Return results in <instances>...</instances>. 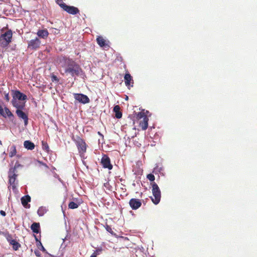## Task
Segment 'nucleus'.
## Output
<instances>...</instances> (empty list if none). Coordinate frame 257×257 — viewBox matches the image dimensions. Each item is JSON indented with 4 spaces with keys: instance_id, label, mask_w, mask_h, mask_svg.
I'll return each instance as SVG.
<instances>
[{
    "instance_id": "f257e3e1",
    "label": "nucleus",
    "mask_w": 257,
    "mask_h": 257,
    "mask_svg": "<svg viewBox=\"0 0 257 257\" xmlns=\"http://www.w3.org/2000/svg\"><path fill=\"white\" fill-rule=\"evenodd\" d=\"M63 64L62 66L65 68V73H69L74 77L79 76L82 72L80 66L72 59L63 57L62 59Z\"/></svg>"
},
{
    "instance_id": "f03ea898",
    "label": "nucleus",
    "mask_w": 257,
    "mask_h": 257,
    "mask_svg": "<svg viewBox=\"0 0 257 257\" xmlns=\"http://www.w3.org/2000/svg\"><path fill=\"white\" fill-rule=\"evenodd\" d=\"M22 167L23 166L17 161L14 167L11 168L8 172L9 183L10 184L8 188L10 190L12 189L14 192L17 191V187L18 184V181L17 180V177L18 176L17 169Z\"/></svg>"
},
{
    "instance_id": "7ed1b4c3",
    "label": "nucleus",
    "mask_w": 257,
    "mask_h": 257,
    "mask_svg": "<svg viewBox=\"0 0 257 257\" xmlns=\"http://www.w3.org/2000/svg\"><path fill=\"white\" fill-rule=\"evenodd\" d=\"M13 32L11 30H8L0 36V46L3 48H6L12 42Z\"/></svg>"
},
{
    "instance_id": "20e7f679",
    "label": "nucleus",
    "mask_w": 257,
    "mask_h": 257,
    "mask_svg": "<svg viewBox=\"0 0 257 257\" xmlns=\"http://www.w3.org/2000/svg\"><path fill=\"white\" fill-rule=\"evenodd\" d=\"M72 140L75 143L77 147L79 153L82 157L86 152L87 145L84 140L77 136L75 138L73 137Z\"/></svg>"
},
{
    "instance_id": "39448f33",
    "label": "nucleus",
    "mask_w": 257,
    "mask_h": 257,
    "mask_svg": "<svg viewBox=\"0 0 257 257\" xmlns=\"http://www.w3.org/2000/svg\"><path fill=\"white\" fill-rule=\"evenodd\" d=\"M151 184L152 186V193L153 195V197H151V200L155 205H157L160 202L161 200V191L159 186L155 182H153Z\"/></svg>"
},
{
    "instance_id": "423d86ee",
    "label": "nucleus",
    "mask_w": 257,
    "mask_h": 257,
    "mask_svg": "<svg viewBox=\"0 0 257 257\" xmlns=\"http://www.w3.org/2000/svg\"><path fill=\"white\" fill-rule=\"evenodd\" d=\"M41 44V42L40 39L36 37L34 39H32L29 41L28 48L35 50L40 48Z\"/></svg>"
},
{
    "instance_id": "0eeeda50",
    "label": "nucleus",
    "mask_w": 257,
    "mask_h": 257,
    "mask_svg": "<svg viewBox=\"0 0 257 257\" xmlns=\"http://www.w3.org/2000/svg\"><path fill=\"white\" fill-rule=\"evenodd\" d=\"M74 96L76 100L83 104L88 103L90 101L88 96L83 94L75 93Z\"/></svg>"
},
{
    "instance_id": "6e6552de",
    "label": "nucleus",
    "mask_w": 257,
    "mask_h": 257,
    "mask_svg": "<svg viewBox=\"0 0 257 257\" xmlns=\"http://www.w3.org/2000/svg\"><path fill=\"white\" fill-rule=\"evenodd\" d=\"M101 163L104 168H107L109 170H111L112 168V165L110 164V159L106 155H104L102 157L101 160Z\"/></svg>"
},
{
    "instance_id": "1a4fd4ad",
    "label": "nucleus",
    "mask_w": 257,
    "mask_h": 257,
    "mask_svg": "<svg viewBox=\"0 0 257 257\" xmlns=\"http://www.w3.org/2000/svg\"><path fill=\"white\" fill-rule=\"evenodd\" d=\"M16 113L19 118L23 119L25 125L27 126L28 124L29 120L28 115L25 112H23L22 109H17Z\"/></svg>"
},
{
    "instance_id": "9d476101",
    "label": "nucleus",
    "mask_w": 257,
    "mask_h": 257,
    "mask_svg": "<svg viewBox=\"0 0 257 257\" xmlns=\"http://www.w3.org/2000/svg\"><path fill=\"white\" fill-rule=\"evenodd\" d=\"M129 204L132 209L136 210L141 206L142 202L138 199L132 198L130 200Z\"/></svg>"
},
{
    "instance_id": "9b49d317",
    "label": "nucleus",
    "mask_w": 257,
    "mask_h": 257,
    "mask_svg": "<svg viewBox=\"0 0 257 257\" xmlns=\"http://www.w3.org/2000/svg\"><path fill=\"white\" fill-rule=\"evenodd\" d=\"M63 10L67 12L69 14L76 15L79 13V9L74 6H70L66 5V6H63Z\"/></svg>"
},
{
    "instance_id": "f8f14e48",
    "label": "nucleus",
    "mask_w": 257,
    "mask_h": 257,
    "mask_svg": "<svg viewBox=\"0 0 257 257\" xmlns=\"http://www.w3.org/2000/svg\"><path fill=\"white\" fill-rule=\"evenodd\" d=\"M125 84L128 88H130L131 87H133V84L134 83L132 77L130 73H126L124 77Z\"/></svg>"
},
{
    "instance_id": "ddd939ff",
    "label": "nucleus",
    "mask_w": 257,
    "mask_h": 257,
    "mask_svg": "<svg viewBox=\"0 0 257 257\" xmlns=\"http://www.w3.org/2000/svg\"><path fill=\"white\" fill-rule=\"evenodd\" d=\"M21 203L23 206L26 208H29L30 205L28 204L31 201V197L27 195L21 198Z\"/></svg>"
},
{
    "instance_id": "4468645a",
    "label": "nucleus",
    "mask_w": 257,
    "mask_h": 257,
    "mask_svg": "<svg viewBox=\"0 0 257 257\" xmlns=\"http://www.w3.org/2000/svg\"><path fill=\"white\" fill-rule=\"evenodd\" d=\"M13 98H17L19 100H25L27 99V95L23 94L18 90H16L14 92Z\"/></svg>"
},
{
    "instance_id": "2eb2a0df",
    "label": "nucleus",
    "mask_w": 257,
    "mask_h": 257,
    "mask_svg": "<svg viewBox=\"0 0 257 257\" xmlns=\"http://www.w3.org/2000/svg\"><path fill=\"white\" fill-rule=\"evenodd\" d=\"M13 105L17 108V109H22L24 108L25 105V103H21L16 98H13L12 101Z\"/></svg>"
},
{
    "instance_id": "dca6fc26",
    "label": "nucleus",
    "mask_w": 257,
    "mask_h": 257,
    "mask_svg": "<svg viewBox=\"0 0 257 257\" xmlns=\"http://www.w3.org/2000/svg\"><path fill=\"white\" fill-rule=\"evenodd\" d=\"M149 118L148 117H145L143 119L140 120L139 125L143 130H146L148 127Z\"/></svg>"
},
{
    "instance_id": "f3484780",
    "label": "nucleus",
    "mask_w": 257,
    "mask_h": 257,
    "mask_svg": "<svg viewBox=\"0 0 257 257\" xmlns=\"http://www.w3.org/2000/svg\"><path fill=\"white\" fill-rule=\"evenodd\" d=\"M37 35L41 38L46 39L49 35V32L47 29L39 30L38 31Z\"/></svg>"
},
{
    "instance_id": "a211bd4d",
    "label": "nucleus",
    "mask_w": 257,
    "mask_h": 257,
    "mask_svg": "<svg viewBox=\"0 0 257 257\" xmlns=\"http://www.w3.org/2000/svg\"><path fill=\"white\" fill-rule=\"evenodd\" d=\"M96 41L97 44L101 47H105L106 46H108L106 43V41L101 36H98L96 38Z\"/></svg>"
},
{
    "instance_id": "6ab92c4d",
    "label": "nucleus",
    "mask_w": 257,
    "mask_h": 257,
    "mask_svg": "<svg viewBox=\"0 0 257 257\" xmlns=\"http://www.w3.org/2000/svg\"><path fill=\"white\" fill-rule=\"evenodd\" d=\"M120 108L118 105H115L113 107V111L115 112V116L117 118H120L122 117V113L120 111Z\"/></svg>"
},
{
    "instance_id": "aec40b11",
    "label": "nucleus",
    "mask_w": 257,
    "mask_h": 257,
    "mask_svg": "<svg viewBox=\"0 0 257 257\" xmlns=\"http://www.w3.org/2000/svg\"><path fill=\"white\" fill-rule=\"evenodd\" d=\"M24 147L30 150H33L35 148V144L30 141H25L24 143Z\"/></svg>"
},
{
    "instance_id": "412c9836",
    "label": "nucleus",
    "mask_w": 257,
    "mask_h": 257,
    "mask_svg": "<svg viewBox=\"0 0 257 257\" xmlns=\"http://www.w3.org/2000/svg\"><path fill=\"white\" fill-rule=\"evenodd\" d=\"M31 228L33 232L35 233H38L40 232V229L39 223H33L31 226Z\"/></svg>"
},
{
    "instance_id": "4be33fe9",
    "label": "nucleus",
    "mask_w": 257,
    "mask_h": 257,
    "mask_svg": "<svg viewBox=\"0 0 257 257\" xmlns=\"http://www.w3.org/2000/svg\"><path fill=\"white\" fill-rule=\"evenodd\" d=\"M10 244L13 246L14 250H17L21 247V244L15 239L11 240Z\"/></svg>"
},
{
    "instance_id": "5701e85b",
    "label": "nucleus",
    "mask_w": 257,
    "mask_h": 257,
    "mask_svg": "<svg viewBox=\"0 0 257 257\" xmlns=\"http://www.w3.org/2000/svg\"><path fill=\"white\" fill-rule=\"evenodd\" d=\"M17 154L16 147L15 145H13L10 147L9 156L12 158L15 156Z\"/></svg>"
},
{
    "instance_id": "b1692460",
    "label": "nucleus",
    "mask_w": 257,
    "mask_h": 257,
    "mask_svg": "<svg viewBox=\"0 0 257 257\" xmlns=\"http://www.w3.org/2000/svg\"><path fill=\"white\" fill-rule=\"evenodd\" d=\"M47 210L46 207L42 206L39 207L37 211V213L40 216H42L47 212Z\"/></svg>"
},
{
    "instance_id": "393cba45",
    "label": "nucleus",
    "mask_w": 257,
    "mask_h": 257,
    "mask_svg": "<svg viewBox=\"0 0 257 257\" xmlns=\"http://www.w3.org/2000/svg\"><path fill=\"white\" fill-rule=\"evenodd\" d=\"M35 239H36V241L38 242L37 243V247L43 252H46V249L42 245V243H41V242L40 241L38 240V239L37 238V237L36 236H35Z\"/></svg>"
},
{
    "instance_id": "a878e982",
    "label": "nucleus",
    "mask_w": 257,
    "mask_h": 257,
    "mask_svg": "<svg viewBox=\"0 0 257 257\" xmlns=\"http://www.w3.org/2000/svg\"><path fill=\"white\" fill-rule=\"evenodd\" d=\"M4 110V112L6 114V117H7V116L9 117L10 118H11V117H14L13 114L8 107H5Z\"/></svg>"
},
{
    "instance_id": "bb28decb",
    "label": "nucleus",
    "mask_w": 257,
    "mask_h": 257,
    "mask_svg": "<svg viewBox=\"0 0 257 257\" xmlns=\"http://www.w3.org/2000/svg\"><path fill=\"white\" fill-rule=\"evenodd\" d=\"M145 117H148V116L145 114V112H139L137 114V118L139 120L143 119L145 118Z\"/></svg>"
},
{
    "instance_id": "cd10ccee",
    "label": "nucleus",
    "mask_w": 257,
    "mask_h": 257,
    "mask_svg": "<svg viewBox=\"0 0 257 257\" xmlns=\"http://www.w3.org/2000/svg\"><path fill=\"white\" fill-rule=\"evenodd\" d=\"M78 205L73 201L70 202L68 204V207L70 209H74L78 208Z\"/></svg>"
},
{
    "instance_id": "c85d7f7f",
    "label": "nucleus",
    "mask_w": 257,
    "mask_h": 257,
    "mask_svg": "<svg viewBox=\"0 0 257 257\" xmlns=\"http://www.w3.org/2000/svg\"><path fill=\"white\" fill-rule=\"evenodd\" d=\"M105 229L108 232H109L112 235H115V233H114V232L113 231L111 227L108 225V224H106L105 225Z\"/></svg>"
},
{
    "instance_id": "c756f323",
    "label": "nucleus",
    "mask_w": 257,
    "mask_h": 257,
    "mask_svg": "<svg viewBox=\"0 0 257 257\" xmlns=\"http://www.w3.org/2000/svg\"><path fill=\"white\" fill-rule=\"evenodd\" d=\"M56 3L63 10L64 6H66L64 3H63V0H57Z\"/></svg>"
},
{
    "instance_id": "7c9ffc66",
    "label": "nucleus",
    "mask_w": 257,
    "mask_h": 257,
    "mask_svg": "<svg viewBox=\"0 0 257 257\" xmlns=\"http://www.w3.org/2000/svg\"><path fill=\"white\" fill-rule=\"evenodd\" d=\"M147 179H148L150 181L154 182L155 179V177L154 175L152 174H149L147 176Z\"/></svg>"
},
{
    "instance_id": "2f4dec72",
    "label": "nucleus",
    "mask_w": 257,
    "mask_h": 257,
    "mask_svg": "<svg viewBox=\"0 0 257 257\" xmlns=\"http://www.w3.org/2000/svg\"><path fill=\"white\" fill-rule=\"evenodd\" d=\"M5 237L7 238L8 241L10 243L11 240H13L14 239H13L12 236L11 234L9 233V232L8 233L7 235L5 236Z\"/></svg>"
},
{
    "instance_id": "473e14b6",
    "label": "nucleus",
    "mask_w": 257,
    "mask_h": 257,
    "mask_svg": "<svg viewBox=\"0 0 257 257\" xmlns=\"http://www.w3.org/2000/svg\"><path fill=\"white\" fill-rule=\"evenodd\" d=\"M0 114L3 117L6 118V114L4 112V109L2 106L0 104Z\"/></svg>"
},
{
    "instance_id": "72a5a7b5",
    "label": "nucleus",
    "mask_w": 257,
    "mask_h": 257,
    "mask_svg": "<svg viewBox=\"0 0 257 257\" xmlns=\"http://www.w3.org/2000/svg\"><path fill=\"white\" fill-rule=\"evenodd\" d=\"M43 148L44 150H45L47 152L49 151V147L47 143L44 144L43 142Z\"/></svg>"
},
{
    "instance_id": "f704fd0d",
    "label": "nucleus",
    "mask_w": 257,
    "mask_h": 257,
    "mask_svg": "<svg viewBox=\"0 0 257 257\" xmlns=\"http://www.w3.org/2000/svg\"><path fill=\"white\" fill-rule=\"evenodd\" d=\"M10 98L9 93L5 92V99L8 102L10 100Z\"/></svg>"
},
{
    "instance_id": "c9c22d12",
    "label": "nucleus",
    "mask_w": 257,
    "mask_h": 257,
    "mask_svg": "<svg viewBox=\"0 0 257 257\" xmlns=\"http://www.w3.org/2000/svg\"><path fill=\"white\" fill-rule=\"evenodd\" d=\"M51 78H52V80L53 81H56L58 82L59 81V79H58V77L54 75L52 76Z\"/></svg>"
},
{
    "instance_id": "e433bc0d",
    "label": "nucleus",
    "mask_w": 257,
    "mask_h": 257,
    "mask_svg": "<svg viewBox=\"0 0 257 257\" xmlns=\"http://www.w3.org/2000/svg\"><path fill=\"white\" fill-rule=\"evenodd\" d=\"M9 232L7 231H1L0 230V235H4L5 237L6 236V235H7L8 233Z\"/></svg>"
},
{
    "instance_id": "4c0bfd02",
    "label": "nucleus",
    "mask_w": 257,
    "mask_h": 257,
    "mask_svg": "<svg viewBox=\"0 0 257 257\" xmlns=\"http://www.w3.org/2000/svg\"><path fill=\"white\" fill-rule=\"evenodd\" d=\"M35 252V255H36L37 256H38V257H40V256L41 254H40V252H39V250H35V252Z\"/></svg>"
},
{
    "instance_id": "58836bf2",
    "label": "nucleus",
    "mask_w": 257,
    "mask_h": 257,
    "mask_svg": "<svg viewBox=\"0 0 257 257\" xmlns=\"http://www.w3.org/2000/svg\"><path fill=\"white\" fill-rule=\"evenodd\" d=\"M0 214L3 216H5L6 215V212L3 210L0 211Z\"/></svg>"
},
{
    "instance_id": "ea45409f",
    "label": "nucleus",
    "mask_w": 257,
    "mask_h": 257,
    "mask_svg": "<svg viewBox=\"0 0 257 257\" xmlns=\"http://www.w3.org/2000/svg\"><path fill=\"white\" fill-rule=\"evenodd\" d=\"M97 255V253L96 252H93L90 256V257H96Z\"/></svg>"
},
{
    "instance_id": "a19ab883",
    "label": "nucleus",
    "mask_w": 257,
    "mask_h": 257,
    "mask_svg": "<svg viewBox=\"0 0 257 257\" xmlns=\"http://www.w3.org/2000/svg\"><path fill=\"white\" fill-rule=\"evenodd\" d=\"M39 163H40V164H41L42 165H43V166H45V167H48V166H47V165H46V164H45V163H43L42 162L39 161Z\"/></svg>"
},
{
    "instance_id": "79ce46f5",
    "label": "nucleus",
    "mask_w": 257,
    "mask_h": 257,
    "mask_svg": "<svg viewBox=\"0 0 257 257\" xmlns=\"http://www.w3.org/2000/svg\"><path fill=\"white\" fill-rule=\"evenodd\" d=\"M101 251H102V249H101V248H100V249L98 248V249H97L96 250V251L97 252H98V254H99V252H101Z\"/></svg>"
},
{
    "instance_id": "37998d69",
    "label": "nucleus",
    "mask_w": 257,
    "mask_h": 257,
    "mask_svg": "<svg viewBox=\"0 0 257 257\" xmlns=\"http://www.w3.org/2000/svg\"><path fill=\"white\" fill-rule=\"evenodd\" d=\"M98 134L100 136H102V135L99 132H98Z\"/></svg>"
}]
</instances>
